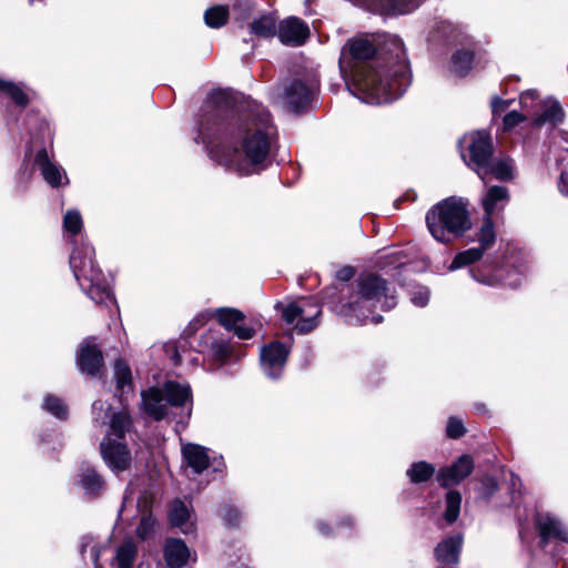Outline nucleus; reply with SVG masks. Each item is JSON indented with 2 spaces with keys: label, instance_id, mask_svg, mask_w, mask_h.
<instances>
[{
  "label": "nucleus",
  "instance_id": "nucleus-1",
  "mask_svg": "<svg viewBox=\"0 0 568 568\" xmlns=\"http://www.w3.org/2000/svg\"><path fill=\"white\" fill-rule=\"evenodd\" d=\"M338 65L348 91L366 103L392 102L410 84L404 43L394 34L349 39Z\"/></svg>",
  "mask_w": 568,
  "mask_h": 568
},
{
  "label": "nucleus",
  "instance_id": "nucleus-2",
  "mask_svg": "<svg viewBox=\"0 0 568 568\" xmlns=\"http://www.w3.org/2000/svg\"><path fill=\"white\" fill-rule=\"evenodd\" d=\"M275 135L270 112L254 104L251 111L227 121L207 122L195 141L202 142L217 163L240 175H251L267 159Z\"/></svg>",
  "mask_w": 568,
  "mask_h": 568
},
{
  "label": "nucleus",
  "instance_id": "nucleus-3",
  "mask_svg": "<svg viewBox=\"0 0 568 568\" xmlns=\"http://www.w3.org/2000/svg\"><path fill=\"white\" fill-rule=\"evenodd\" d=\"M397 301L387 282L378 275H362L346 301L341 304V313L354 317L359 324H378L383 316H369L372 308L379 306L383 311L392 310Z\"/></svg>",
  "mask_w": 568,
  "mask_h": 568
},
{
  "label": "nucleus",
  "instance_id": "nucleus-4",
  "mask_svg": "<svg viewBox=\"0 0 568 568\" xmlns=\"http://www.w3.org/2000/svg\"><path fill=\"white\" fill-rule=\"evenodd\" d=\"M469 202L463 197H447L434 205L426 214L432 236L444 244L452 243L471 229Z\"/></svg>",
  "mask_w": 568,
  "mask_h": 568
},
{
  "label": "nucleus",
  "instance_id": "nucleus-5",
  "mask_svg": "<svg viewBox=\"0 0 568 568\" xmlns=\"http://www.w3.org/2000/svg\"><path fill=\"white\" fill-rule=\"evenodd\" d=\"M70 267L81 290L97 304H115L110 284L94 261V250L88 243L77 246L70 256Z\"/></svg>",
  "mask_w": 568,
  "mask_h": 568
},
{
  "label": "nucleus",
  "instance_id": "nucleus-6",
  "mask_svg": "<svg viewBox=\"0 0 568 568\" xmlns=\"http://www.w3.org/2000/svg\"><path fill=\"white\" fill-rule=\"evenodd\" d=\"M192 393L189 384L169 381L163 389L150 387L141 393V409L154 420H161L168 415L169 405L187 406L191 414Z\"/></svg>",
  "mask_w": 568,
  "mask_h": 568
},
{
  "label": "nucleus",
  "instance_id": "nucleus-7",
  "mask_svg": "<svg viewBox=\"0 0 568 568\" xmlns=\"http://www.w3.org/2000/svg\"><path fill=\"white\" fill-rule=\"evenodd\" d=\"M131 425L132 420L126 409L112 414L109 420L110 429L100 445L103 460L114 473L125 471L131 466V453L121 442Z\"/></svg>",
  "mask_w": 568,
  "mask_h": 568
},
{
  "label": "nucleus",
  "instance_id": "nucleus-8",
  "mask_svg": "<svg viewBox=\"0 0 568 568\" xmlns=\"http://www.w3.org/2000/svg\"><path fill=\"white\" fill-rule=\"evenodd\" d=\"M275 308L281 312L283 320L287 324H295L298 333H307L314 329L318 324L321 307L312 300H302L300 302H278Z\"/></svg>",
  "mask_w": 568,
  "mask_h": 568
},
{
  "label": "nucleus",
  "instance_id": "nucleus-9",
  "mask_svg": "<svg viewBox=\"0 0 568 568\" xmlns=\"http://www.w3.org/2000/svg\"><path fill=\"white\" fill-rule=\"evenodd\" d=\"M459 143L462 149L466 145L468 150V160L462 150V156L466 164L485 181V172L493 158V144L489 134L485 131L473 132L464 135Z\"/></svg>",
  "mask_w": 568,
  "mask_h": 568
},
{
  "label": "nucleus",
  "instance_id": "nucleus-10",
  "mask_svg": "<svg viewBox=\"0 0 568 568\" xmlns=\"http://www.w3.org/2000/svg\"><path fill=\"white\" fill-rule=\"evenodd\" d=\"M315 85L313 83L307 84L294 79L277 88L273 99L275 103L283 108L297 112L311 101Z\"/></svg>",
  "mask_w": 568,
  "mask_h": 568
},
{
  "label": "nucleus",
  "instance_id": "nucleus-11",
  "mask_svg": "<svg viewBox=\"0 0 568 568\" xmlns=\"http://www.w3.org/2000/svg\"><path fill=\"white\" fill-rule=\"evenodd\" d=\"M355 6L365 8L369 11L385 14L397 16L406 14L417 9L424 0H349Z\"/></svg>",
  "mask_w": 568,
  "mask_h": 568
},
{
  "label": "nucleus",
  "instance_id": "nucleus-12",
  "mask_svg": "<svg viewBox=\"0 0 568 568\" xmlns=\"http://www.w3.org/2000/svg\"><path fill=\"white\" fill-rule=\"evenodd\" d=\"M288 355V348L281 342H272L261 349L263 372L273 379L282 375Z\"/></svg>",
  "mask_w": 568,
  "mask_h": 568
},
{
  "label": "nucleus",
  "instance_id": "nucleus-13",
  "mask_svg": "<svg viewBox=\"0 0 568 568\" xmlns=\"http://www.w3.org/2000/svg\"><path fill=\"white\" fill-rule=\"evenodd\" d=\"M34 165L39 168L43 180L50 186L59 187L69 183V179L63 168L50 160L45 149H41L37 152Z\"/></svg>",
  "mask_w": 568,
  "mask_h": 568
},
{
  "label": "nucleus",
  "instance_id": "nucleus-14",
  "mask_svg": "<svg viewBox=\"0 0 568 568\" xmlns=\"http://www.w3.org/2000/svg\"><path fill=\"white\" fill-rule=\"evenodd\" d=\"M540 541L545 546L550 539L568 544V531L562 523L549 514H538L535 518Z\"/></svg>",
  "mask_w": 568,
  "mask_h": 568
},
{
  "label": "nucleus",
  "instance_id": "nucleus-15",
  "mask_svg": "<svg viewBox=\"0 0 568 568\" xmlns=\"http://www.w3.org/2000/svg\"><path fill=\"white\" fill-rule=\"evenodd\" d=\"M277 34L282 43L301 45L307 39L310 29L301 19L290 17L280 23Z\"/></svg>",
  "mask_w": 568,
  "mask_h": 568
},
{
  "label": "nucleus",
  "instance_id": "nucleus-16",
  "mask_svg": "<svg viewBox=\"0 0 568 568\" xmlns=\"http://www.w3.org/2000/svg\"><path fill=\"white\" fill-rule=\"evenodd\" d=\"M102 365V353L93 343V339L84 341L78 353V366L80 371L91 376H98Z\"/></svg>",
  "mask_w": 568,
  "mask_h": 568
},
{
  "label": "nucleus",
  "instance_id": "nucleus-17",
  "mask_svg": "<svg viewBox=\"0 0 568 568\" xmlns=\"http://www.w3.org/2000/svg\"><path fill=\"white\" fill-rule=\"evenodd\" d=\"M474 469V462L468 455H463L452 466L442 468L437 479L443 487H449L460 483Z\"/></svg>",
  "mask_w": 568,
  "mask_h": 568
},
{
  "label": "nucleus",
  "instance_id": "nucleus-18",
  "mask_svg": "<svg viewBox=\"0 0 568 568\" xmlns=\"http://www.w3.org/2000/svg\"><path fill=\"white\" fill-rule=\"evenodd\" d=\"M164 559L170 568H182L190 561L196 560V555L192 554L186 544L176 538L168 539L164 546Z\"/></svg>",
  "mask_w": 568,
  "mask_h": 568
},
{
  "label": "nucleus",
  "instance_id": "nucleus-19",
  "mask_svg": "<svg viewBox=\"0 0 568 568\" xmlns=\"http://www.w3.org/2000/svg\"><path fill=\"white\" fill-rule=\"evenodd\" d=\"M189 506L180 500H173L169 509L170 523L173 527H176L181 532L187 535L195 531V520Z\"/></svg>",
  "mask_w": 568,
  "mask_h": 568
},
{
  "label": "nucleus",
  "instance_id": "nucleus-20",
  "mask_svg": "<svg viewBox=\"0 0 568 568\" xmlns=\"http://www.w3.org/2000/svg\"><path fill=\"white\" fill-rule=\"evenodd\" d=\"M508 201L509 194L505 186L494 185L489 187L481 199L484 216L493 217L506 206Z\"/></svg>",
  "mask_w": 568,
  "mask_h": 568
},
{
  "label": "nucleus",
  "instance_id": "nucleus-21",
  "mask_svg": "<svg viewBox=\"0 0 568 568\" xmlns=\"http://www.w3.org/2000/svg\"><path fill=\"white\" fill-rule=\"evenodd\" d=\"M207 355L214 362L223 365L239 361L243 356V353L227 341L215 339L211 343Z\"/></svg>",
  "mask_w": 568,
  "mask_h": 568
},
{
  "label": "nucleus",
  "instance_id": "nucleus-22",
  "mask_svg": "<svg viewBox=\"0 0 568 568\" xmlns=\"http://www.w3.org/2000/svg\"><path fill=\"white\" fill-rule=\"evenodd\" d=\"M564 118V111L560 103L552 98L544 99L542 106L532 120V126L540 128L544 124L556 125L560 123Z\"/></svg>",
  "mask_w": 568,
  "mask_h": 568
},
{
  "label": "nucleus",
  "instance_id": "nucleus-23",
  "mask_svg": "<svg viewBox=\"0 0 568 568\" xmlns=\"http://www.w3.org/2000/svg\"><path fill=\"white\" fill-rule=\"evenodd\" d=\"M182 455L186 465L195 474H201L209 467V455L206 448L196 444H185L182 446Z\"/></svg>",
  "mask_w": 568,
  "mask_h": 568
},
{
  "label": "nucleus",
  "instance_id": "nucleus-24",
  "mask_svg": "<svg viewBox=\"0 0 568 568\" xmlns=\"http://www.w3.org/2000/svg\"><path fill=\"white\" fill-rule=\"evenodd\" d=\"M79 484L85 495L97 497L104 489L102 477L91 467H83L79 474Z\"/></svg>",
  "mask_w": 568,
  "mask_h": 568
},
{
  "label": "nucleus",
  "instance_id": "nucleus-25",
  "mask_svg": "<svg viewBox=\"0 0 568 568\" xmlns=\"http://www.w3.org/2000/svg\"><path fill=\"white\" fill-rule=\"evenodd\" d=\"M462 538L459 536L449 537L443 540L435 549V556L443 564H454L458 560Z\"/></svg>",
  "mask_w": 568,
  "mask_h": 568
},
{
  "label": "nucleus",
  "instance_id": "nucleus-26",
  "mask_svg": "<svg viewBox=\"0 0 568 568\" xmlns=\"http://www.w3.org/2000/svg\"><path fill=\"white\" fill-rule=\"evenodd\" d=\"M544 99L539 98L536 90H526L521 92L519 97V104L521 112L529 119L532 124V120L537 116L540 106H542Z\"/></svg>",
  "mask_w": 568,
  "mask_h": 568
},
{
  "label": "nucleus",
  "instance_id": "nucleus-27",
  "mask_svg": "<svg viewBox=\"0 0 568 568\" xmlns=\"http://www.w3.org/2000/svg\"><path fill=\"white\" fill-rule=\"evenodd\" d=\"M474 52L468 49L457 50L450 60L449 70L457 77H464L473 67Z\"/></svg>",
  "mask_w": 568,
  "mask_h": 568
},
{
  "label": "nucleus",
  "instance_id": "nucleus-28",
  "mask_svg": "<svg viewBox=\"0 0 568 568\" xmlns=\"http://www.w3.org/2000/svg\"><path fill=\"white\" fill-rule=\"evenodd\" d=\"M252 34L261 38H271L276 33V18L272 13L263 14L250 23Z\"/></svg>",
  "mask_w": 568,
  "mask_h": 568
},
{
  "label": "nucleus",
  "instance_id": "nucleus-29",
  "mask_svg": "<svg viewBox=\"0 0 568 568\" xmlns=\"http://www.w3.org/2000/svg\"><path fill=\"white\" fill-rule=\"evenodd\" d=\"M114 378H115V383H116V389H118V392L121 393L119 395L120 400L123 404L124 399L122 397L124 396V394L126 392L132 390V386H131L132 376H131L130 367L122 359H118L114 363Z\"/></svg>",
  "mask_w": 568,
  "mask_h": 568
},
{
  "label": "nucleus",
  "instance_id": "nucleus-30",
  "mask_svg": "<svg viewBox=\"0 0 568 568\" xmlns=\"http://www.w3.org/2000/svg\"><path fill=\"white\" fill-rule=\"evenodd\" d=\"M513 161L508 158L494 159L491 158L488 168L485 172V179L491 174L497 180H508L513 176Z\"/></svg>",
  "mask_w": 568,
  "mask_h": 568
},
{
  "label": "nucleus",
  "instance_id": "nucleus-31",
  "mask_svg": "<svg viewBox=\"0 0 568 568\" xmlns=\"http://www.w3.org/2000/svg\"><path fill=\"white\" fill-rule=\"evenodd\" d=\"M476 241L479 243L478 248H483L485 253L496 241V232L493 217L484 216L481 225L476 233Z\"/></svg>",
  "mask_w": 568,
  "mask_h": 568
},
{
  "label": "nucleus",
  "instance_id": "nucleus-32",
  "mask_svg": "<svg viewBox=\"0 0 568 568\" xmlns=\"http://www.w3.org/2000/svg\"><path fill=\"white\" fill-rule=\"evenodd\" d=\"M149 496L143 495L138 500V507L144 513L141 517L140 524L136 528V534L140 538L145 539L154 529L155 520L151 514H146L149 507Z\"/></svg>",
  "mask_w": 568,
  "mask_h": 568
},
{
  "label": "nucleus",
  "instance_id": "nucleus-33",
  "mask_svg": "<svg viewBox=\"0 0 568 568\" xmlns=\"http://www.w3.org/2000/svg\"><path fill=\"white\" fill-rule=\"evenodd\" d=\"M0 94L8 95L19 106H26L29 103V95L21 84L3 79H0Z\"/></svg>",
  "mask_w": 568,
  "mask_h": 568
},
{
  "label": "nucleus",
  "instance_id": "nucleus-34",
  "mask_svg": "<svg viewBox=\"0 0 568 568\" xmlns=\"http://www.w3.org/2000/svg\"><path fill=\"white\" fill-rule=\"evenodd\" d=\"M138 554V548L132 540L124 541L115 554L118 568H132Z\"/></svg>",
  "mask_w": 568,
  "mask_h": 568
},
{
  "label": "nucleus",
  "instance_id": "nucleus-35",
  "mask_svg": "<svg viewBox=\"0 0 568 568\" xmlns=\"http://www.w3.org/2000/svg\"><path fill=\"white\" fill-rule=\"evenodd\" d=\"M214 316L223 327L231 332L244 320V315L235 308H217L214 311Z\"/></svg>",
  "mask_w": 568,
  "mask_h": 568
},
{
  "label": "nucleus",
  "instance_id": "nucleus-36",
  "mask_svg": "<svg viewBox=\"0 0 568 568\" xmlns=\"http://www.w3.org/2000/svg\"><path fill=\"white\" fill-rule=\"evenodd\" d=\"M435 473V467L426 462H416L407 469L406 474L412 483L419 484L428 480Z\"/></svg>",
  "mask_w": 568,
  "mask_h": 568
},
{
  "label": "nucleus",
  "instance_id": "nucleus-37",
  "mask_svg": "<svg viewBox=\"0 0 568 568\" xmlns=\"http://www.w3.org/2000/svg\"><path fill=\"white\" fill-rule=\"evenodd\" d=\"M484 255L483 248L471 247L466 251L459 252L448 266L450 272L456 271L466 265L473 264L479 261Z\"/></svg>",
  "mask_w": 568,
  "mask_h": 568
},
{
  "label": "nucleus",
  "instance_id": "nucleus-38",
  "mask_svg": "<svg viewBox=\"0 0 568 568\" xmlns=\"http://www.w3.org/2000/svg\"><path fill=\"white\" fill-rule=\"evenodd\" d=\"M462 504V496L456 490H449L446 494V510L444 514L445 520L453 524L459 516Z\"/></svg>",
  "mask_w": 568,
  "mask_h": 568
},
{
  "label": "nucleus",
  "instance_id": "nucleus-39",
  "mask_svg": "<svg viewBox=\"0 0 568 568\" xmlns=\"http://www.w3.org/2000/svg\"><path fill=\"white\" fill-rule=\"evenodd\" d=\"M229 11L224 6H215L204 13L205 23L211 28H220L227 21Z\"/></svg>",
  "mask_w": 568,
  "mask_h": 568
},
{
  "label": "nucleus",
  "instance_id": "nucleus-40",
  "mask_svg": "<svg viewBox=\"0 0 568 568\" xmlns=\"http://www.w3.org/2000/svg\"><path fill=\"white\" fill-rule=\"evenodd\" d=\"M83 221L78 210H68L63 216V229L71 235H77L81 232Z\"/></svg>",
  "mask_w": 568,
  "mask_h": 568
},
{
  "label": "nucleus",
  "instance_id": "nucleus-41",
  "mask_svg": "<svg viewBox=\"0 0 568 568\" xmlns=\"http://www.w3.org/2000/svg\"><path fill=\"white\" fill-rule=\"evenodd\" d=\"M42 407L59 419H64L68 415V408L65 404L53 395H48L44 397Z\"/></svg>",
  "mask_w": 568,
  "mask_h": 568
},
{
  "label": "nucleus",
  "instance_id": "nucleus-42",
  "mask_svg": "<svg viewBox=\"0 0 568 568\" xmlns=\"http://www.w3.org/2000/svg\"><path fill=\"white\" fill-rule=\"evenodd\" d=\"M80 551L83 557L88 554L92 562L98 567L101 547L92 537L82 538Z\"/></svg>",
  "mask_w": 568,
  "mask_h": 568
},
{
  "label": "nucleus",
  "instance_id": "nucleus-43",
  "mask_svg": "<svg viewBox=\"0 0 568 568\" xmlns=\"http://www.w3.org/2000/svg\"><path fill=\"white\" fill-rule=\"evenodd\" d=\"M528 120L529 119L523 112L510 111L503 119V130L506 132L511 131L517 125Z\"/></svg>",
  "mask_w": 568,
  "mask_h": 568
},
{
  "label": "nucleus",
  "instance_id": "nucleus-44",
  "mask_svg": "<svg viewBox=\"0 0 568 568\" xmlns=\"http://www.w3.org/2000/svg\"><path fill=\"white\" fill-rule=\"evenodd\" d=\"M498 490V484L495 478L485 476L480 480L478 494L484 499H489Z\"/></svg>",
  "mask_w": 568,
  "mask_h": 568
},
{
  "label": "nucleus",
  "instance_id": "nucleus-45",
  "mask_svg": "<svg viewBox=\"0 0 568 568\" xmlns=\"http://www.w3.org/2000/svg\"><path fill=\"white\" fill-rule=\"evenodd\" d=\"M568 150L565 151V154L560 158L561 163V172L559 176L558 187L561 194L568 196Z\"/></svg>",
  "mask_w": 568,
  "mask_h": 568
},
{
  "label": "nucleus",
  "instance_id": "nucleus-46",
  "mask_svg": "<svg viewBox=\"0 0 568 568\" xmlns=\"http://www.w3.org/2000/svg\"><path fill=\"white\" fill-rule=\"evenodd\" d=\"M92 412L95 420H101L102 424L110 417L111 406L101 400H97L92 405Z\"/></svg>",
  "mask_w": 568,
  "mask_h": 568
},
{
  "label": "nucleus",
  "instance_id": "nucleus-47",
  "mask_svg": "<svg viewBox=\"0 0 568 568\" xmlns=\"http://www.w3.org/2000/svg\"><path fill=\"white\" fill-rule=\"evenodd\" d=\"M447 436L450 438H458L464 435L465 427L460 419L450 417L446 427Z\"/></svg>",
  "mask_w": 568,
  "mask_h": 568
},
{
  "label": "nucleus",
  "instance_id": "nucleus-48",
  "mask_svg": "<svg viewBox=\"0 0 568 568\" xmlns=\"http://www.w3.org/2000/svg\"><path fill=\"white\" fill-rule=\"evenodd\" d=\"M429 301V291L426 287H419L412 294V302L419 307L427 305Z\"/></svg>",
  "mask_w": 568,
  "mask_h": 568
},
{
  "label": "nucleus",
  "instance_id": "nucleus-49",
  "mask_svg": "<svg viewBox=\"0 0 568 568\" xmlns=\"http://www.w3.org/2000/svg\"><path fill=\"white\" fill-rule=\"evenodd\" d=\"M513 103V100H505L500 98H494L491 101V111L494 116L504 113Z\"/></svg>",
  "mask_w": 568,
  "mask_h": 568
},
{
  "label": "nucleus",
  "instance_id": "nucleus-50",
  "mask_svg": "<svg viewBox=\"0 0 568 568\" xmlns=\"http://www.w3.org/2000/svg\"><path fill=\"white\" fill-rule=\"evenodd\" d=\"M240 339H250L254 335V329L246 326L243 322L239 323L232 331Z\"/></svg>",
  "mask_w": 568,
  "mask_h": 568
},
{
  "label": "nucleus",
  "instance_id": "nucleus-51",
  "mask_svg": "<svg viewBox=\"0 0 568 568\" xmlns=\"http://www.w3.org/2000/svg\"><path fill=\"white\" fill-rule=\"evenodd\" d=\"M239 518H240V514L236 509L230 508L225 511L224 519L230 526L235 525L237 523Z\"/></svg>",
  "mask_w": 568,
  "mask_h": 568
},
{
  "label": "nucleus",
  "instance_id": "nucleus-52",
  "mask_svg": "<svg viewBox=\"0 0 568 568\" xmlns=\"http://www.w3.org/2000/svg\"><path fill=\"white\" fill-rule=\"evenodd\" d=\"M355 272L353 267H344L339 270L336 274L337 278L341 281H349L354 276Z\"/></svg>",
  "mask_w": 568,
  "mask_h": 568
},
{
  "label": "nucleus",
  "instance_id": "nucleus-53",
  "mask_svg": "<svg viewBox=\"0 0 568 568\" xmlns=\"http://www.w3.org/2000/svg\"><path fill=\"white\" fill-rule=\"evenodd\" d=\"M211 99L213 100L214 103H222L224 101L226 102L227 94L225 91L212 92Z\"/></svg>",
  "mask_w": 568,
  "mask_h": 568
},
{
  "label": "nucleus",
  "instance_id": "nucleus-54",
  "mask_svg": "<svg viewBox=\"0 0 568 568\" xmlns=\"http://www.w3.org/2000/svg\"><path fill=\"white\" fill-rule=\"evenodd\" d=\"M31 176H32V170L29 169L27 163H23V165L20 170V179L23 180L24 182H28V181H30Z\"/></svg>",
  "mask_w": 568,
  "mask_h": 568
},
{
  "label": "nucleus",
  "instance_id": "nucleus-55",
  "mask_svg": "<svg viewBox=\"0 0 568 568\" xmlns=\"http://www.w3.org/2000/svg\"><path fill=\"white\" fill-rule=\"evenodd\" d=\"M244 9V10H247L250 11L251 10V4L248 1H244V2H237L234 4L233 9L234 11H237V10H241V9Z\"/></svg>",
  "mask_w": 568,
  "mask_h": 568
},
{
  "label": "nucleus",
  "instance_id": "nucleus-56",
  "mask_svg": "<svg viewBox=\"0 0 568 568\" xmlns=\"http://www.w3.org/2000/svg\"><path fill=\"white\" fill-rule=\"evenodd\" d=\"M470 274H471V276H473L476 281H478V282L485 283V284H487V285H494V284H495V281H494V280H491V278H488V280H481V278L477 277V275L474 273V271H470Z\"/></svg>",
  "mask_w": 568,
  "mask_h": 568
},
{
  "label": "nucleus",
  "instance_id": "nucleus-57",
  "mask_svg": "<svg viewBox=\"0 0 568 568\" xmlns=\"http://www.w3.org/2000/svg\"><path fill=\"white\" fill-rule=\"evenodd\" d=\"M170 348L173 349V354L171 356V359L174 364H179L180 363V355L178 353V351L175 349L174 345H169Z\"/></svg>",
  "mask_w": 568,
  "mask_h": 568
},
{
  "label": "nucleus",
  "instance_id": "nucleus-58",
  "mask_svg": "<svg viewBox=\"0 0 568 568\" xmlns=\"http://www.w3.org/2000/svg\"><path fill=\"white\" fill-rule=\"evenodd\" d=\"M131 495H132V488H131V485L128 487L125 494H124V497H123V505H125L130 499H131Z\"/></svg>",
  "mask_w": 568,
  "mask_h": 568
},
{
  "label": "nucleus",
  "instance_id": "nucleus-59",
  "mask_svg": "<svg viewBox=\"0 0 568 568\" xmlns=\"http://www.w3.org/2000/svg\"><path fill=\"white\" fill-rule=\"evenodd\" d=\"M511 486L513 487H516L517 484H520V478L517 477L516 475L511 474Z\"/></svg>",
  "mask_w": 568,
  "mask_h": 568
},
{
  "label": "nucleus",
  "instance_id": "nucleus-60",
  "mask_svg": "<svg viewBox=\"0 0 568 568\" xmlns=\"http://www.w3.org/2000/svg\"><path fill=\"white\" fill-rule=\"evenodd\" d=\"M318 530L323 534V535H327L328 531L326 529V526L323 525V524H318Z\"/></svg>",
  "mask_w": 568,
  "mask_h": 568
},
{
  "label": "nucleus",
  "instance_id": "nucleus-61",
  "mask_svg": "<svg viewBox=\"0 0 568 568\" xmlns=\"http://www.w3.org/2000/svg\"><path fill=\"white\" fill-rule=\"evenodd\" d=\"M477 409H484V405L477 406Z\"/></svg>",
  "mask_w": 568,
  "mask_h": 568
}]
</instances>
